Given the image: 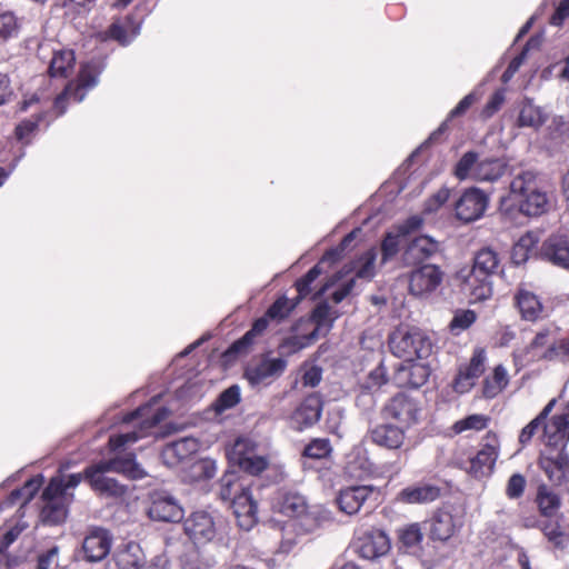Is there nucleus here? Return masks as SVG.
Returning <instances> with one entry per match:
<instances>
[{"mask_svg":"<svg viewBox=\"0 0 569 569\" xmlns=\"http://www.w3.org/2000/svg\"><path fill=\"white\" fill-rule=\"evenodd\" d=\"M76 62L74 52L70 49L56 51L49 64L51 78H67L72 72Z\"/></svg>","mask_w":569,"mask_h":569,"instance_id":"4c0bfd02","label":"nucleus"},{"mask_svg":"<svg viewBox=\"0 0 569 569\" xmlns=\"http://www.w3.org/2000/svg\"><path fill=\"white\" fill-rule=\"evenodd\" d=\"M220 527V518L207 510L193 511L183 520V531L196 546H204L213 541Z\"/></svg>","mask_w":569,"mask_h":569,"instance_id":"423d86ee","label":"nucleus"},{"mask_svg":"<svg viewBox=\"0 0 569 569\" xmlns=\"http://www.w3.org/2000/svg\"><path fill=\"white\" fill-rule=\"evenodd\" d=\"M542 532L555 547L565 548L569 540V518L566 520L561 517V521H546Z\"/></svg>","mask_w":569,"mask_h":569,"instance_id":"ea45409f","label":"nucleus"},{"mask_svg":"<svg viewBox=\"0 0 569 569\" xmlns=\"http://www.w3.org/2000/svg\"><path fill=\"white\" fill-rule=\"evenodd\" d=\"M61 492L62 486L58 481H50L43 490V506L40 512L43 525L58 526L66 521L72 497L64 496Z\"/></svg>","mask_w":569,"mask_h":569,"instance_id":"6e6552de","label":"nucleus"},{"mask_svg":"<svg viewBox=\"0 0 569 569\" xmlns=\"http://www.w3.org/2000/svg\"><path fill=\"white\" fill-rule=\"evenodd\" d=\"M268 465L269 461L264 456L256 455L252 456L251 458H247L246 460L237 463L236 466H238L242 471L249 475L257 476L261 473L263 470H266Z\"/></svg>","mask_w":569,"mask_h":569,"instance_id":"680f3d73","label":"nucleus"},{"mask_svg":"<svg viewBox=\"0 0 569 569\" xmlns=\"http://www.w3.org/2000/svg\"><path fill=\"white\" fill-rule=\"evenodd\" d=\"M487 194L478 188L466 190L456 201V217L463 222H472L481 218L488 207Z\"/></svg>","mask_w":569,"mask_h":569,"instance_id":"dca6fc26","label":"nucleus"},{"mask_svg":"<svg viewBox=\"0 0 569 569\" xmlns=\"http://www.w3.org/2000/svg\"><path fill=\"white\" fill-rule=\"evenodd\" d=\"M539 183L533 171H521L510 182L509 200L512 202L520 197L531 193Z\"/></svg>","mask_w":569,"mask_h":569,"instance_id":"58836bf2","label":"nucleus"},{"mask_svg":"<svg viewBox=\"0 0 569 569\" xmlns=\"http://www.w3.org/2000/svg\"><path fill=\"white\" fill-rule=\"evenodd\" d=\"M287 361L282 358H262L247 367L244 377L252 387L268 386L286 370Z\"/></svg>","mask_w":569,"mask_h":569,"instance_id":"f3484780","label":"nucleus"},{"mask_svg":"<svg viewBox=\"0 0 569 569\" xmlns=\"http://www.w3.org/2000/svg\"><path fill=\"white\" fill-rule=\"evenodd\" d=\"M541 254L553 264L569 270V238L551 234L541 247Z\"/></svg>","mask_w":569,"mask_h":569,"instance_id":"bb28decb","label":"nucleus"},{"mask_svg":"<svg viewBox=\"0 0 569 569\" xmlns=\"http://www.w3.org/2000/svg\"><path fill=\"white\" fill-rule=\"evenodd\" d=\"M536 501L539 511L545 517V519L539 522V527L541 529L546 521H561V517H557V512L561 506V500L550 487L545 483L540 485L538 487Z\"/></svg>","mask_w":569,"mask_h":569,"instance_id":"c756f323","label":"nucleus"},{"mask_svg":"<svg viewBox=\"0 0 569 569\" xmlns=\"http://www.w3.org/2000/svg\"><path fill=\"white\" fill-rule=\"evenodd\" d=\"M108 472H117L132 480L143 479L147 476L144 469L136 461L134 453L117 456L109 460H101L84 469V479L91 489L104 498H122L127 486L117 479L109 477Z\"/></svg>","mask_w":569,"mask_h":569,"instance_id":"f257e3e1","label":"nucleus"},{"mask_svg":"<svg viewBox=\"0 0 569 569\" xmlns=\"http://www.w3.org/2000/svg\"><path fill=\"white\" fill-rule=\"evenodd\" d=\"M323 402L319 395L312 393L306 397L293 413L298 428L303 429L316 425L320 420Z\"/></svg>","mask_w":569,"mask_h":569,"instance_id":"cd10ccee","label":"nucleus"},{"mask_svg":"<svg viewBox=\"0 0 569 569\" xmlns=\"http://www.w3.org/2000/svg\"><path fill=\"white\" fill-rule=\"evenodd\" d=\"M508 385V373L503 366L499 365L493 370L492 378H486L483 381L482 393L486 398L496 397Z\"/></svg>","mask_w":569,"mask_h":569,"instance_id":"49530a36","label":"nucleus"},{"mask_svg":"<svg viewBox=\"0 0 569 569\" xmlns=\"http://www.w3.org/2000/svg\"><path fill=\"white\" fill-rule=\"evenodd\" d=\"M478 153L475 151L466 152L455 168V174L458 179L463 180L470 176L471 171L475 172L478 164Z\"/></svg>","mask_w":569,"mask_h":569,"instance_id":"5fc2aeb1","label":"nucleus"},{"mask_svg":"<svg viewBox=\"0 0 569 569\" xmlns=\"http://www.w3.org/2000/svg\"><path fill=\"white\" fill-rule=\"evenodd\" d=\"M526 478L521 473H513L506 487V495L510 499H518L523 495L526 488Z\"/></svg>","mask_w":569,"mask_h":569,"instance_id":"69168bd1","label":"nucleus"},{"mask_svg":"<svg viewBox=\"0 0 569 569\" xmlns=\"http://www.w3.org/2000/svg\"><path fill=\"white\" fill-rule=\"evenodd\" d=\"M441 252L440 242L429 236H419L408 242L401 254L403 266H418Z\"/></svg>","mask_w":569,"mask_h":569,"instance_id":"a211bd4d","label":"nucleus"},{"mask_svg":"<svg viewBox=\"0 0 569 569\" xmlns=\"http://www.w3.org/2000/svg\"><path fill=\"white\" fill-rule=\"evenodd\" d=\"M331 446L327 439H315L303 450V456L312 459H322L329 456Z\"/></svg>","mask_w":569,"mask_h":569,"instance_id":"e2e57ef3","label":"nucleus"},{"mask_svg":"<svg viewBox=\"0 0 569 569\" xmlns=\"http://www.w3.org/2000/svg\"><path fill=\"white\" fill-rule=\"evenodd\" d=\"M428 378V368L417 363L400 366L395 377L399 386H409L412 388L421 387L427 382Z\"/></svg>","mask_w":569,"mask_h":569,"instance_id":"f704fd0d","label":"nucleus"},{"mask_svg":"<svg viewBox=\"0 0 569 569\" xmlns=\"http://www.w3.org/2000/svg\"><path fill=\"white\" fill-rule=\"evenodd\" d=\"M423 539L420 523L415 522L399 529V540L407 548L418 547Z\"/></svg>","mask_w":569,"mask_h":569,"instance_id":"8fccbe9b","label":"nucleus"},{"mask_svg":"<svg viewBox=\"0 0 569 569\" xmlns=\"http://www.w3.org/2000/svg\"><path fill=\"white\" fill-rule=\"evenodd\" d=\"M139 31L140 26L134 24L131 16H128L124 26L120 24L119 22H113L109 27L108 34L111 39L117 40L120 44L127 46L139 33Z\"/></svg>","mask_w":569,"mask_h":569,"instance_id":"37998d69","label":"nucleus"},{"mask_svg":"<svg viewBox=\"0 0 569 569\" xmlns=\"http://www.w3.org/2000/svg\"><path fill=\"white\" fill-rule=\"evenodd\" d=\"M556 337L557 330H551L549 328L542 329L537 332L526 350L528 353H532L533 358L540 359L539 355L555 343Z\"/></svg>","mask_w":569,"mask_h":569,"instance_id":"09e8293b","label":"nucleus"},{"mask_svg":"<svg viewBox=\"0 0 569 569\" xmlns=\"http://www.w3.org/2000/svg\"><path fill=\"white\" fill-rule=\"evenodd\" d=\"M377 400L369 391L360 392L356 398V406L361 411L363 418L370 423L372 421Z\"/></svg>","mask_w":569,"mask_h":569,"instance_id":"13d9d810","label":"nucleus"},{"mask_svg":"<svg viewBox=\"0 0 569 569\" xmlns=\"http://www.w3.org/2000/svg\"><path fill=\"white\" fill-rule=\"evenodd\" d=\"M548 132L556 146L569 142V122L563 117H555Z\"/></svg>","mask_w":569,"mask_h":569,"instance_id":"603ef678","label":"nucleus"},{"mask_svg":"<svg viewBox=\"0 0 569 569\" xmlns=\"http://www.w3.org/2000/svg\"><path fill=\"white\" fill-rule=\"evenodd\" d=\"M486 352L483 349H476L469 365L459 370L455 380V390L463 393L469 391L475 381L485 372Z\"/></svg>","mask_w":569,"mask_h":569,"instance_id":"393cba45","label":"nucleus"},{"mask_svg":"<svg viewBox=\"0 0 569 569\" xmlns=\"http://www.w3.org/2000/svg\"><path fill=\"white\" fill-rule=\"evenodd\" d=\"M543 439L548 447H559L563 450L569 441V402L561 413L555 415L543 423Z\"/></svg>","mask_w":569,"mask_h":569,"instance_id":"aec40b11","label":"nucleus"},{"mask_svg":"<svg viewBox=\"0 0 569 569\" xmlns=\"http://www.w3.org/2000/svg\"><path fill=\"white\" fill-rule=\"evenodd\" d=\"M516 305L522 319L527 321H537L542 317L543 306L533 292L519 288L515 296Z\"/></svg>","mask_w":569,"mask_h":569,"instance_id":"473e14b6","label":"nucleus"},{"mask_svg":"<svg viewBox=\"0 0 569 569\" xmlns=\"http://www.w3.org/2000/svg\"><path fill=\"white\" fill-rule=\"evenodd\" d=\"M18 22L17 18L11 12L0 14V43L8 41L10 38L17 36Z\"/></svg>","mask_w":569,"mask_h":569,"instance_id":"bf43d9fd","label":"nucleus"},{"mask_svg":"<svg viewBox=\"0 0 569 569\" xmlns=\"http://www.w3.org/2000/svg\"><path fill=\"white\" fill-rule=\"evenodd\" d=\"M389 549V538L381 530H371L360 539L359 553L365 559L381 557L386 555Z\"/></svg>","mask_w":569,"mask_h":569,"instance_id":"c85d7f7f","label":"nucleus"},{"mask_svg":"<svg viewBox=\"0 0 569 569\" xmlns=\"http://www.w3.org/2000/svg\"><path fill=\"white\" fill-rule=\"evenodd\" d=\"M540 359L545 360H567L569 359V339H558L556 337L555 343L546 349L541 355Z\"/></svg>","mask_w":569,"mask_h":569,"instance_id":"6e6d98bb","label":"nucleus"},{"mask_svg":"<svg viewBox=\"0 0 569 569\" xmlns=\"http://www.w3.org/2000/svg\"><path fill=\"white\" fill-rule=\"evenodd\" d=\"M59 547L53 546L46 552L39 555L37 561V569H52L58 566Z\"/></svg>","mask_w":569,"mask_h":569,"instance_id":"338daca9","label":"nucleus"},{"mask_svg":"<svg viewBox=\"0 0 569 569\" xmlns=\"http://www.w3.org/2000/svg\"><path fill=\"white\" fill-rule=\"evenodd\" d=\"M512 204L516 206L525 216L538 217L545 213L547 210V193L539 187L531 193H528L512 201Z\"/></svg>","mask_w":569,"mask_h":569,"instance_id":"72a5a7b5","label":"nucleus"},{"mask_svg":"<svg viewBox=\"0 0 569 569\" xmlns=\"http://www.w3.org/2000/svg\"><path fill=\"white\" fill-rule=\"evenodd\" d=\"M379 491L373 486L357 485L340 489L336 501L339 509L346 515L352 516L359 512L366 501Z\"/></svg>","mask_w":569,"mask_h":569,"instance_id":"6ab92c4d","label":"nucleus"},{"mask_svg":"<svg viewBox=\"0 0 569 569\" xmlns=\"http://www.w3.org/2000/svg\"><path fill=\"white\" fill-rule=\"evenodd\" d=\"M256 455H258L257 443L246 437L238 438L231 449L228 451V458L232 465H237Z\"/></svg>","mask_w":569,"mask_h":569,"instance_id":"c03bdc74","label":"nucleus"},{"mask_svg":"<svg viewBox=\"0 0 569 569\" xmlns=\"http://www.w3.org/2000/svg\"><path fill=\"white\" fill-rule=\"evenodd\" d=\"M481 449L467 460L457 461V466L475 479L489 477L499 456V441L496 435L487 433Z\"/></svg>","mask_w":569,"mask_h":569,"instance_id":"39448f33","label":"nucleus"},{"mask_svg":"<svg viewBox=\"0 0 569 569\" xmlns=\"http://www.w3.org/2000/svg\"><path fill=\"white\" fill-rule=\"evenodd\" d=\"M320 273L321 269L316 264L302 278L297 280L296 288L300 298H305L311 292L310 284L320 276Z\"/></svg>","mask_w":569,"mask_h":569,"instance_id":"0e129e2a","label":"nucleus"},{"mask_svg":"<svg viewBox=\"0 0 569 569\" xmlns=\"http://www.w3.org/2000/svg\"><path fill=\"white\" fill-rule=\"evenodd\" d=\"M199 441L193 437H184L172 441L162 450L161 457L168 466H177L199 450Z\"/></svg>","mask_w":569,"mask_h":569,"instance_id":"a878e982","label":"nucleus"},{"mask_svg":"<svg viewBox=\"0 0 569 569\" xmlns=\"http://www.w3.org/2000/svg\"><path fill=\"white\" fill-rule=\"evenodd\" d=\"M548 119L542 108L533 104L531 100H525L520 107L517 124L520 128L538 130Z\"/></svg>","mask_w":569,"mask_h":569,"instance_id":"c9c22d12","label":"nucleus"},{"mask_svg":"<svg viewBox=\"0 0 569 569\" xmlns=\"http://www.w3.org/2000/svg\"><path fill=\"white\" fill-rule=\"evenodd\" d=\"M443 276L445 272L439 266L422 264L409 274V292L416 297L429 295L441 284Z\"/></svg>","mask_w":569,"mask_h":569,"instance_id":"2eb2a0df","label":"nucleus"},{"mask_svg":"<svg viewBox=\"0 0 569 569\" xmlns=\"http://www.w3.org/2000/svg\"><path fill=\"white\" fill-rule=\"evenodd\" d=\"M183 508L171 493L164 490L150 493L148 516L154 521L178 522L183 518Z\"/></svg>","mask_w":569,"mask_h":569,"instance_id":"ddd939ff","label":"nucleus"},{"mask_svg":"<svg viewBox=\"0 0 569 569\" xmlns=\"http://www.w3.org/2000/svg\"><path fill=\"white\" fill-rule=\"evenodd\" d=\"M268 317L257 319L253 322L252 328L247 331L243 337L234 341L224 352V357L228 359H234L239 356L247 355L253 340L257 336L261 335L268 327Z\"/></svg>","mask_w":569,"mask_h":569,"instance_id":"2f4dec72","label":"nucleus"},{"mask_svg":"<svg viewBox=\"0 0 569 569\" xmlns=\"http://www.w3.org/2000/svg\"><path fill=\"white\" fill-rule=\"evenodd\" d=\"M456 531L453 516L447 511L436 513L431 519L430 537L433 540L446 541Z\"/></svg>","mask_w":569,"mask_h":569,"instance_id":"e433bc0d","label":"nucleus"},{"mask_svg":"<svg viewBox=\"0 0 569 569\" xmlns=\"http://www.w3.org/2000/svg\"><path fill=\"white\" fill-rule=\"evenodd\" d=\"M477 319V315L473 310H459L455 313L451 322V331L459 333L468 329Z\"/></svg>","mask_w":569,"mask_h":569,"instance_id":"052dcab7","label":"nucleus"},{"mask_svg":"<svg viewBox=\"0 0 569 569\" xmlns=\"http://www.w3.org/2000/svg\"><path fill=\"white\" fill-rule=\"evenodd\" d=\"M378 252L375 248L367 250L355 262L356 277L370 280L376 273V260Z\"/></svg>","mask_w":569,"mask_h":569,"instance_id":"de8ad7c7","label":"nucleus"},{"mask_svg":"<svg viewBox=\"0 0 569 569\" xmlns=\"http://www.w3.org/2000/svg\"><path fill=\"white\" fill-rule=\"evenodd\" d=\"M406 431L407 429L399 425L383 422L370 428L368 436L372 443L389 450H396L403 445Z\"/></svg>","mask_w":569,"mask_h":569,"instance_id":"5701e85b","label":"nucleus"},{"mask_svg":"<svg viewBox=\"0 0 569 569\" xmlns=\"http://www.w3.org/2000/svg\"><path fill=\"white\" fill-rule=\"evenodd\" d=\"M150 410V406L140 407L137 410L127 415L123 419L124 422H132L136 419H141L139 423V428L117 436H111L109 438V447L111 451H117L122 447L128 445H132L137 442L139 439L143 438L147 435V431L157 426L160 421H162L167 417V409L161 408L158 409L156 413L151 417L147 415Z\"/></svg>","mask_w":569,"mask_h":569,"instance_id":"20e7f679","label":"nucleus"},{"mask_svg":"<svg viewBox=\"0 0 569 569\" xmlns=\"http://www.w3.org/2000/svg\"><path fill=\"white\" fill-rule=\"evenodd\" d=\"M99 73L96 66L91 63L81 68L78 80L76 82H69L54 100L53 106L58 111V116L64 113L66 100L73 99L77 102H81L84 99L86 92L98 84Z\"/></svg>","mask_w":569,"mask_h":569,"instance_id":"9d476101","label":"nucleus"},{"mask_svg":"<svg viewBox=\"0 0 569 569\" xmlns=\"http://www.w3.org/2000/svg\"><path fill=\"white\" fill-rule=\"evenodd\" d=\"M505 172V163L499 159L480 161L475 169V178L483 181H495Z\"/></svg>","mask_w":569,"mask_h":569,"instance_id":"a18cd8bd","label":"nucleus"},{"mask_svg":"<svg viewBox=\"0 0 569 569\" xmlns=\"http://www.w3.org/2000/svg\"><path fill=\"white\" fill-rule=\"evenodd\" d=\"M116 565L119 569H141L143 566L142 550L136 543H128L116 555Z\"/></svg>","mask_w":569,"mask_h":569,"instance_id":"a19ab883","label":"nucleus"},{"mask_svg":"<svg viewBox=\"0 0 569 569\" xmlns=\"http://www.w3.org/2000/svg\"><path fill=\"white\" fill-rule=\"evenodd\" d=\"M113 537L102 527H90L82 540L78 557L87 562L96 563L107 558L111 550Z\"/></svg>","mask_w":569,"mask_h":569,"instance_id":"9b49d317","label":"nucleus"},{"mask_svg":"<svg viewBox=\"0 0 569 569\" xmlns=\"http://www.w3.org/2000/svg\"><path fill=\"white\" fill-rule=\"evenodd\" d=\"M543 439L548 447H559L563 450L569 441V402L561 413L555 415L543 423Z\"/></svg>","mask_w":569,"mask_h":569,"instance_id":"4be33fe9","label":"nucleus"},{"mask_svg":"<svg viewBox=\"0 0 569 569\" xmlns=\"http://www.w3.org/2000/svg\"><path fill=\"white\" fill-rule=\"evenodd\" d=\"M240 399V387L232 385L220 393L213 406L217 412H222L237 406Z\"/></svg>","mask_w":569,"mask_h":569,"instance_id":"3c124183","label":"nucleus"},{"mask_svg":"<svg viewBox=\"0 0 569 569\" xmlns=\"http://www.w3.org/2000/svg\"><path fill=\"white\" fill-rule=\"evenodd\" d=\"M539 467L555 487L569 492V456L563 450L541 455Z\"/></svg>","mask_w":569,"mask_h":569,"instance_id":"4468645a","label":"nucleus"},{"mask_svg":"<svg viewBox=\"0 0 569 569\" xmlns=\"http://www.w3.org/2000/svg\"><path fill=\"white\" fill-rule=\"evenodd\" d=\"M232 509L240 528L250 530L257 522L258 506L249 489L242 488L241 492L234 496Z\"/></svg>","mask_w":569,"mask_h":569,"instance_id":"b1692460","label":"nucleus"},{"mask_svg":"<svg viewBox=\"0 0 569 569\" xmlns=\"http://www.w3.org/2000/svg\"><path fill=\"white\" fill-rule=\"evenodd\" d=\"M295 306L287 297L278 298L267 310L266 316L269 319L281 321L289 316Z\"/></svg>","mask_w":569,"mask_h":569,"instance_id":"4d7b16f0","label":"nucleus"},{"mask_svg":"<svg viewBox=\"0 0 569 569\" xmlns=\"http://www.w3.org/2000/svg\"><path fill=\"white\" fill-rule=\"evenodd\" d=\"M489 418L485 415H471L461 419L453 425L456 433H461L466 430H482L488 426Z\"/></svg>","mask_w":569,"mask_h":569,"instance_id":"864d4df0","label":"nucleus"},{"mask_svg":"<svg viewBox=\"0 0 569 569\" xmlns=\"http://www.w3.org/2000/svg\"><path fill=\"white\" fill-rule=\"evenodd\" d=\"M406 238L401 236L398 231L387 232L381 241L380 250H381V264H386L393 260L401 248L405 249Z\"/></svg>","mask_w":569,"mask_h":569,"instance_id":"79ce46f5","label":"nucleus"},{"mask_svg":"<svg viewBox=\"0 0 569 569\" xmlns=\"http://www.w3.org/2000/svg\"><path fill=\"white\" fill-rule=\"evenodd\" d=\"M500 271L499 254L491 248H482L475 254L472 267L459 270L456 280L470 301L478 302L491 297V279Z\"/></svg>","mask_w":569,"mask_h":569,"instance_id":"f03ea898","label":"nucleus"},{"mask_svg":"<svg viewBox=\"0 0 569 569\" xmlns=\"http://www.w3.org/2000/svg\"><path fill=\"white\" fill-rule=\"evenodd\" d=\"M336 319L331 307L327 303H319L312 311L310 321L315 323V328L302 336H293L286 340V345L293 351L305 349L329 332Z\"/></svg>","mask_w":569,"mask_h":569,"instance_id":"1a4fd4ad","label":"nucleus"},{"mask_svg":"<svg viewBox=\"0 0 569 569\" xmlns=\"http://www.w3.org/2000/svg\"><path fill=\"white\" fill-rule=\"evenodd\" d=\"M385 419L393 420L405 429H410L420 420L421 407L419 401L408 393L399 392L390 398L382 407Z\"/></svg>","mask_w":569,"mask_h":569,"instance_id":"0eeeda50","label":"nucleus"},{"mask_svg":"<svg viewBox=\"0 0 569 569\" xmlns=\"http://www.w3.org/2000/svg\"><path fill=\"white\" fill-rule=\"evenodd\" d=\"M389 346L395 356L408 362L428 358L432 351L430 338L417 328L397 330L391 335Z\"/></svg>","mask_w":569,"mask_h":569,"instance_id":"7ed1b4c3","label":"nucleus"},{"mask_svg":"<svg viewBox=\"0 0 569 569\" xmlns=\"http://www.w3.org/2000/svg\"><path fill=\"white\" fill-rule=\"evenodd\" d=\"M279 511L288 517L299 518V527L311 532L320 526V519L315 512H307V502L298 492H284L279 501Z\"/></svg>","mask_w":569,"mask_h":569,"instance_id":"f8f14e48","label":"nucleus"},{"mask_svg":"<svg viewBox=\"0 0 569 569\" xmlns=\"http://www.w3.org/2000/svg\"><path fill=\"white\" fill-rule=\"evenodd\" d=\"M543 439L548 447H559L563 450L569 441V402L561 413L555 415L543 423Z\"/></svg>","mask_w":569,"mask_h":569,"instance_id":"412c9836","label":"nucleus"},{"mask_svg":"<svg viewBox=\"0 0 569 569\" xmlns=\"http://www.w3.org/2000/svg\"><path fill=\"white\" fill-rule=\"evenodd\" d=\"M440 497V488L431 483H418L403 488L397 496L403 503H428Z\"/></svg>","mask_w":569,"mask_h":569,"instance_id":"7c9ffc66","label":"nucleus"},{"mask_svg":"<svg viewBox=\"0 0 569 569\" xmlns=\"http://www.w3.org/2000/svg\"><path fill=\"white\" fill-rule=\"evenodd\" d=\"M39 487H40V481H38L36 479H31L26 482L23 488L13 490L11 492V499L13 501H17L20 497H24L23 502H28L33 498V496L38 491Z\"/></svg>","mask_w":569,"mask_h":569,"instance_id":"774afa93","label":"nucleus"}]
</instances>
